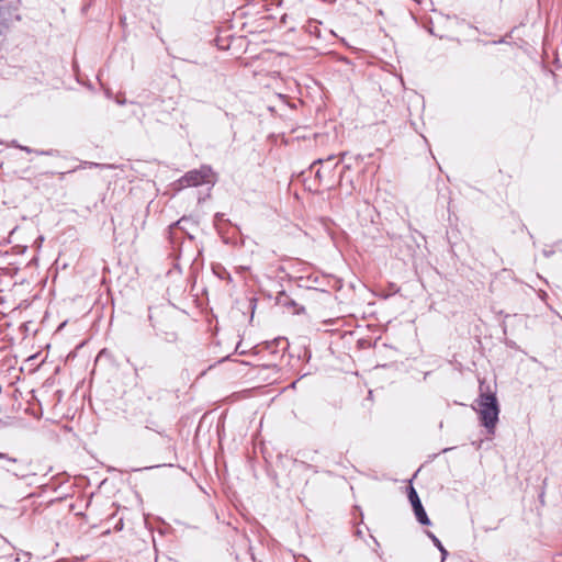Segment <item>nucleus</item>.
Here are the masks:
<instances>
[{"instance_id": "f257e3e1", "label": "nucleus", "mask_w": 562, "mask_h": 562, "mask_svg": "<svg viewBox=\"0 0 562 562\" xmlns=\"http://www.w3.org/2000/svg\"><path fill=\"white\" fill-rule=\"evenodd\" d=\"M475 411L479 414L481 424L487 429L488 434H494L496 424L498 422L499 406L496 395L490 391V387L484 389V384L480 385V395L476 400Z\"/></svg>"}, {"instance_id": "7ed1b4c3", "label": "nucleus", "mask_w": 562, "mask_h": 562, "mask_svg": "<svg viewBox=\"0 0 562 562\" xmlns=\"http://www.w3.org/2000/svg\"><path fill=\"white\" fill-rule=\"evenodd\" d=\"M16 10V7L11 4L0 5V38L5 34L14 20H20Z\"/></svg>"}, {"instance_id": "423d86ee", "label": "nucleus", "mask_w": 562, "mask_h": 562, "mask_svg": "<svg viewBox=\"0 0 562 562\" xmlns=\"http://www.w3.org/2000/svg\"><path fill=\"white\" fill-rule=\"evenodd\" d=\"M0 459L5 460L8 463H16L18 462V460L15 458H11L8 454L1 453V452H0Z\"/></svg>"}, {"instance_id": "9b49d317", "label": "nucleus", "mask_w": 562, "mask_h": 562, "mask_svg": "<svg viewBox=\"0 0 562 562\" xmlns=\"http://www.w3.org/2000/svg\"><path fill=\"white\" fill-rule=\"evenodd\" d=\"M333 158H334V156H333V155H330V156H328L325 160H326V161H329V160H331Z\"/></svg>"}, {"instance_id": "1a4fd4ad", "label": "nucleus", "mask_w": 562, "mask_h": 562, "mask_svg": "<svg viewBox=\"0 0 562 562\" xmlns=\"http://www.w3.org/2000/svg\"><path fill=\"white\" fill-rule=\"evenodd\" d=\"M4 469L9 472H12L14 475H18V472H15L12 468L10 467H4Z\"/></svg>"}, {"instance_id": "0eeeda50", "label": "nucleus", "mask_w": 562, "mask_h": 562, "mask_svg": "<svg viewBox=\"0 0 562 562\" xmlns=\"http://www.w3.org/2000/svg\"><path fill=\"white\" fill-rule=\"evenodd\" d=\"M12 146H14V147H16V148H20V149H22V150H24V151H26V153H32V151H33V149H32V148L26 147V146H21V145H19L15 140H13V142H12Z\"/></svg>"}, {"instance_id": "20e7f679", "label": "nucleus", "mask_w": 562, "mask_h": 562, "mask_svg": "<svg viewBox=\"0 0 562 562\" xmlns=\"http://www.w3.org/2000/svg\"><path fill=\"white\" fill-rule=\"evenodd\" d=\"M408 499L412 504L414 514H415L418 522L422 525H425V526L430 525V519L428 518V516L422 505L419 496L413 486H409V488H408Z\"/></svg>"}, {"instance_id": "f8f14e48", "label": "nucleus", "mask_w": 562, "mask_h": 562, "mask_svg": "<svg viewBox=\"0 0 562 562\" xmlns=\"http://www.w3.org/2000/svg\"><path fill=\"white\" fill-rule=\"evenodd\" d=\"M38 155H46V151H36Z\"/></svg>"}, {"instance_id": "6e6552de", "label": "nucleus", "mask_w": 562, "mask_h": 562, "mask_svg": "<svg viewBox=\"0 0 562 562\" xmlns=\"http://www.w3.org/2000/svg\"><path fill=\"white\" fill-rule=\"evenodd\" d=\"M85 166H89V167H100L101 165H100V164H95V162H85Z\"/></svg>"}, {"instance_id": "f03ea898", "label": "nucleus", "mask_w": 562, "mask_h": 562, "mask_svg": "<svg viewBox=\"0 0 562 562\" xmlns=\"http://www.w3.org/2000/svg\"><path fill=\"white\" fill-rule=\"evenodd\" d=\"M214 175L209 166H202L199 169L188 171L181 179L179 186L181 188L198 187L204 183H213Z\"/></svg>"}, {"instance_id": "9d476101", "label": "nucleus", "mask_w": 562, "mask_h": 562, "mask_svg": "<svg viewBox=\"0 0 562 562\" xmlns=\"http://www.w3.org/2000/svg\"><path fill=\"white\" fill-rule=\"evenodd\" d=\"M323 161H325L324 159H317L316 161L313 162L312 167L316 164H322Z\"/></svg>"}, {"instance_id": "39448f33", "label": "nucleus", "mask_w": 562, "mask_h": 562, "mask_svg": "<svg viewBox=\"0 0 562 562\" xmlns=\"http://www.w3.org/2000/svg\"><path fill=\"white\" fill-rule=\"evenodd\" d=\"M427 536L430 538V540L432 541V543L438 548V550L440 551L441 553V560L445 561L447 555H448V551L445 549V547L442 546L441 541L431 532V531H427L426 532Z\"/></svg>"}]
</instances>
